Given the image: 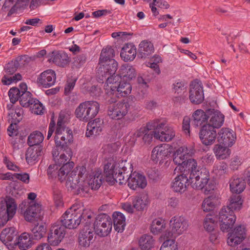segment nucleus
I'll list each match as a JSON object with an SVG mask.
<instances>
[{
	"label": "nucleus",
	"instance_id": "nucleus-1",
	"mask_svg": "<svg viewBox=\"0 0 250 250\" xmlns=\"http://www.w3.org/2000/svg\"><path fill=\"white\" fill-rule=\"evenodd\" d=\"M132 165L126 160L117 162L114 158H110L104 167V173L106 181L113 185L115 183L120 185L125 184L127 180L125 175L132 171Z\"/></svg>",
	"mask_w": 250,
	"mask_h": 250
},
{
	"label": "nucleus",
	"instance_id": "nucleus-2",
	"mask_svg": "<svg viewBox=\"0 0 250 250\" xmlns=\"http://www.w3.org/2000/svg\"><path fill=\"white\" fill-rule=\"evenodd\" d=\"M65 123V115L60 113L55 131L54 140L56 148L66 151L70 156L72 151L68 146L73 142V135L71 129L66 126Z\"/></svg>",
	"mask_w": 250,
	"mask_h": 250
},
{
	"label": "nucleus",
	"instance_id": "nucleus-3",
	"mask_svg": "<svg viewBox=\"0 0 250 250\" xmlns=\"http://www.w3.org/2000/svg\"><path fill=\"white\" fill-rule=\"evenodd\" d=\"M114 49L111 46H107L103 49L97 70L99 77L111 78L115 75L118 68V63L112 59L114 56Z\"/></svg>",
	"mask_w": 250,
	"mask_h": 250
},
{
	"label": "nucleus",
	"instance_id": "nucleus-4",
	"mask_svg": "<svg viewBox=\"0 0 250 250\" xmlns=\"http://www.w3.org/2000/svg\"><path fill=\"white\" fill-rule=\"evenodd\" d=\"M187 169L189 170V178L193 188H202L203 184L209 180L208 171L205 168L198 166L195 159H190L187 163Z\"/></svg>",
	"mask_w": 250,
	"mask_h": 250
},
{
	"label": "nucleus",
	"instance_id": "nucleus-5",
	"mask_svg": "<svg viewBox=\"0 0 250 250\" xmlns=\"http://www.w3.org/2000/svg\"><path fill=\"white\" fill-rule=\"evenodd\" d=\"M82 209L77 205H73L68 208L60 218V222L62 226L69 229L77 228L85 216Z\"/></svg>",
	"mask_w": 250,
	"mask_h": 250
},
{
	"label": "nucleus",
	"instance_id": "nucleus-6",
	"mask_svg": "<svg viewBox=\"0 0 250 250\" xmlns=\"http://www.w3.org/2000/svg\"><path fill=\"white\" fill-rule=\"evenodd\" d=\"M99 104L94 101H87L81 103L75 111L76 117L82 122H87L98 113Z\"/></svg>",
	"mask_w": 250,
	"mask_h": 250
},
{
	"label": "nucleus",
	"instance_id": "nucleus-7",
	"mask_svg": "<svg viewBox=\"0 0 250 250\" xmlns=\"http://www.w3.org/2000/svg\"><path fill=\"white\" fill-rule=\"evenodd\" d=\"M87 175L86 169L84 167L77 168L68 174H66L67 179L66 181V187L68 189L74 190V193L81 196L78 190L82 189V185H83L84 179Z\"/></svg>",
	"mask_w": 250,
	"mask_h": 250
},
{
	"label": "nucleus",
	"instance_id": "nucleus-8",
	"mask_svg": "<svg viewBox=\"0 0 250 250\" xmlns=\"http://www.w3.org/2000/svg\"><path fill=\"white\" fill-rule=\"evenodd\" d=\"M17 209V204L14 198L10 196L0 198V219L2 225L13 218Z\"/></svg>",
	"mask_w": 250,
	"mask_h": 250
},
{
	"label": "nucleus",
	"instance_id": "nucleus-9",
	"mask_svg": "<svg viewBox=\"0 0 250 250\" xmlns=\"http://www.w3.org/2000/svg\"><path fill=\"white\" fill-rule=\"evenodd\" d=\"M89 178L87 179L86 175L85 176L83 185L82 186V189L78 190L79 193H81V196H88L90 189H98L102 184L103 178L101 171H95L90 175Z\"/></svg>",
	"mask_w": 250,
	"mask_h": 250
},
{
	"label": "nucleus",
	"instance_id": "nucleus-10",
	"mask_svg": "<svg viewBox=\"0 0 250 250\" xmlns=\"http://www.w3.org/2000/svg\"><path fill=\"white\" fill-rule=\"evenodd\" d=\"M106 79L104 87L106 90L112 92H117L122 96H126L131 93L132 87L130 83L124 79Z\"/></svg>",
	"mask_w": 250,
	"mask_h": 250
},
{
	"label": "nucleus",
	"instance_id": "nucleus-11",
	"mask_svg": "<svg viewBox=\"0 0 250 250\" xmlns=\"http://www.w3.org/2000/svg\"><path fill=\"white\" fill-rule=\"evenodd\" d=\"M112 228V221L108 215L103 213L98 215L94 223L95 233L102 237L107 236Z\"/></svg>",
	"mask_w": 250,
	"mask_h": 250
},
{
	"label": "nucleus",
	"instance_id": "nucleus-12",
	"mask_svg": "<svg viewBox=\"0 0 250 250\" xmlns=\"http://www.w3.org/2000/svg\"><path fill=\"white\" fill-rule=\"evenodd\" d=\"M236 216L233 210L228 207H223L219 213V221L221 223L220 229L223 232H228L232 228L236 221Z\"/></svg>",
	"mask_w": 250,
	"mask_h": 250
},
{
	"label": "nucleus",
	"instance_id": "nucleus-13",
	"mask_svg": "<svg viewBox=\"0 0 250 250\" xmlns=\"http://www.w3.org/2000/svg\"><path fill=\"white\" fill-rule=\"evenodd\" d=\"M130 109L127 101L123 100L116 104L110 105L108 107L107 115L113 120H121L125 116Z\"/></svg>",
	"mask_w": 250,
	"mask_h": 250
},
{
	"label": "nucleus",
	"instance_id": "nucleus-14",
	"mask_svg": "<svg viewBox=\"0 0 250 250\" xmlns=\"http://www.w3.org/2000/svg\"><path fill=\"white\" fill-rule=\"evenodd\" d=\"M73 164H67L62 166L60 167V166L57 164L50 165L47 169V174L49 179L57 178L62 182L65 179L66 174L72 169V165Z\"/></svg>",
	"mask_w": 250,
	"mask_h": 250
},
{
	"label": "nucleus",
	"instance_id": "nucleus-15",
	"mask_svg": "<svg viewBox=\"0 0 250 250\" xmlns=\"http://www.w3.org/2000/svg\"><path fill=\"white\" fill-rule=\"evenodd\" d=\"M190 150L187 147L182 146L179 147L174 152L173 156V162L177 165L175 168L174 171L177 170L183 172L184 169H187V163L189 156Z\"/></svg>",
	"mask_w": 250,
	"mask_h": 250
},
{
	"label": "nucleus",
	"instance_id": "nucleus-16",
	"mask_svg": "<svg viewBox=\"0 0 250 250\" xmlns=\"http://www.w3.org/2000/svg\"><path fill=\"white\" fill-rule=\"evenodd\" d=\"M189 170L184 169L183 173L174 179L171 184V188L176 192L183 193L187 189L189 185L192 186V183L189 178Z\"/></svg>",
	"mask_w": 250,
	"mask_h": 250
},
{
	"label": "nucleus",
	"instance_id": "nucleus-17",
	"mask_svg": "<svg viewBox=\"0 0 250 250\" xmlns=\"http://www.w3.org/2000/svg\"><path fill=\"white\" fill-rule=\"evenodd\" d=\"M189 98L192 103L196 104L204 101L203 86L199 79H194L191 82Z\"/></svg>",
	"mask_w": 250,
	"mask_h": 250
},
{
	"label": "nucleus",
	"instance_id": "nucleus-18",
	"mask_svg": "<svg viewBox=\"0 0 250 250\" xmlns=\"http://www.w3.org/2000/svg\"><path fill=\"white\" fill-rule=\"evenodd\" d=\"M130 174L129 176L126 173L125 175V179L127 180L128 186L132 189L136 190L137 188H144L147 185V181L145 176L141 173L136 171Z\"/></svg>",
	"mask_w": 250,
	"mask_h": 250
},
{
	"label": "nucleus",
	"instance_id": "nucleus-19",
	"mask_svg": "<svg viewBox=\"0 0 250 250\" xmlns=\"http://www.w3.org/2000/svg\"><path fill=\"white\" fill-rule=\"evenodd\" d=\"M65 229L64 226L59 224H54L50 228L48 235V242L52 246L58 245L64 238Z\"/></svg>",
	"mask_w": 250,
	"mask_h": 250
},
{
	"label": "nucleus",
	"instance_id": "nucleus-20",
	"mask_svg": "<svg viewBox=\"0 0 250 250\" xmlns=\"http://www.w3.org/2000/svg\"><path fill=\"white\" fill-rule=\"evenodd\" d=\"M199 135L202 143L205 146L211 145L217 138L215 129L212 126L205 124L201 127Z\"/></svg>",
	"mask_w": 250,
	"mask_h": 250
},
{
	"label": "nucleus",
	"instance_id": "nucleus-21",
	"mask_svg": "<svg viewBox=\"0 0 250 250\" xmlns=\"http://www.w3.org/2000/svg\"><path fill=\"white\" fill-rule=\"evenodd\" d=\"M171 149L168 145L164 144L155 146L151 152V157L153 161L156 163L159 162L162 164L169 156Z\"/></svg>",
	"mask_w": 250,
	"mask_h": 250
},
{
	"label": "nucleus",
	"instance_id": "nucleus-22",
	"mask_svg": "<svg viewBox=\"0 0 250 250\" xmlns=\"http://www.w3.org/2000/svg\"><path fill=\"white\" fill-rule=\"evenodd\" d=\"M217 141L227 146H231L235 142L236 136L235 133L229 128H222L218 133Z\"/></svg>",
	"mask_w": 250,
	"mask_h": 250
},
{
	"label": "nucleus",
	"instance_id": "nucleus-23",
	"mask_svg": "<svg viewBox=\"0 0 250 250\" xmlns=\"http://www.w3.org/2000/svg\"><path fill=\"white\" fill-rule=\"evenodd\" d=\"M246 230L244 226L239 225L229 233L227 243L230 246L240 244L246 237Z\"/></svg>",
	"mask_w": 250,
	"mask_h": 250
},
{
	"label": "nucleus",
	"instance_id": "nucleus-24",
	"mask_svg": "<svg viewBox=\"0 0 250 250\" xmlns=\"http://www.w3.org/2000/svg\"><path fill=\"white\" fill-rule=\"evenodd\" d=\"M169 225L172 232L176 236L182 234L188 227V221L184 217L178 216L173 217L170 220Z\"/></svg>",
	"mask_w": 250,
	"mask_h": 250
},
{
	"label": "nucleus",
	"instance_id": "nucleus-25",
	"mask_svg": "<svg viewBox=\"0 0 250 250\" xmlns=\"http://www.w3.org/2000/svg\"><path fill=\"white\" fill-rule=\"evenodd\" d=\"M133 139L136 140L141 139L145 145H149L152 141L153 132L149 130L146 124V126H143L137 129L133 134Z\"/></svg>",
	"mask_w": 250,
	"mask_h": 250
},
{
	"label": "nucleus",
	"instance_id": "nucleus-26",
	"mask_svg": "<svg viewBox=\"0 0 250 250\" xmlns=\"http://www.w3.org/2000/svg\"><path fill=\"white\" fill-rule=\"evenodd\" d=\"M208 119L210 118L206 125L212 126L214 129L221 127L224 122V116L217 110L214 109H208Z\"/></svg>",
	"mask_w": 250,
	"mask_h": 250
},
{
	"label": "nucleus",
	"instance_id": "nucleus-27",
	"mask_svg": "<svg viewBox=\"0 0 250 250\" xmlns=\"http://www.w3.org/2000/svg\"><path fill=\"white\" fill-rule=\"evenodd\" d=\"M103 127L104 121L100 118H96L87 124L85 136L87 137H95L100 134Z\"/></svg>",
	"mask_w": 250,
	"mask_h": 250
},
{
	"label": "nucleus",
	"instance_id": "nucleus-28",
	"mask_svg": "<svg viewBox=\"0 0 250 250\" xmlns=\"http://www.w3.org/2000/svg\"><path fill=\"white\" fill-rule=\"evenodd\" d=\"M41 207L39 204H33L29 205L24 213L25 220L31 222L36 219H41Z\"/></svg>",
	"mask_w": 250,
	"mask_h": 250
},
{
	"label": "nucleus",
	"instance_id": "nucleus-29",
	"mask_svg": "<svg viewBox=\"0 0 250 250\" xmlns=\"http://www.w3.org/2000/svg\"><path fill=\"white\" fill-rule=\"evenodd\" d=\"M18 232L14 227L7 228L3 229L0 235V241L5 245L13 244L17 239Z\"/></svg>",
	"mask_w": 250,
	"mask_h": 250
},
{
	"label": "nucleus",
	"instance_id": "nucleus-30",
	"mask_svg": "<svg viewBox=\"0 0 250 250\" xmlns=\"http://www.w3.org/2000/svg\"><path fill=\"white\" fill-rule=\"evenodd\" d=\"M48 61L53 62L56 65L64 67L69 62V58L64 52L54 51L49 55Z\"/></svg>",
	"mask_w": 250,
	"mask_h": 250
},
{
	"label": "nucleus",
	"instance_id": "nucleus-31",
	"mask_svg": "<svg viewBox=\"0 0 250 250\" xmlns=\"http://www.w3.org/2000/svg\"><path fill=\"white\" fill-rule=\"evenodd\" d=\"M94 232L91 229L87 227L83 228L79 235V245L83 247H88L92 242Z\"/></svg>",
	"mask_w": 250,
	"mask_h": 250
},
{
	"label": "nucleus",
	"instance_id": "nucleus-32",
	"mask_svg": "<svg viewBox=\"0 0 250 250\" xmlns=\"http://www.w3.org/2000/svg\"><path fill=\"white\" fill-rule=\"evenodd\" d=\"M136 48L132 43L125 44L122 48L120 56L125 62L133 61L136 56Z\"/></svg>",
	"mask_w": 250,
	"mask_h": 250
},
{
	"label": "nucleus",
	"instance_id": "nucleus-33",
	"mask_svg": "<svg viewBox=\"0 0 250 250\" xmlns=\"http://www.w3.org/2000/svg\"><path fill=\"white\" fill-rule=\"evenodd\" d=\"M43 153L42 146H36L31 148H28L25 158L28 164L33 165L35 162L37 161L39 157Z\"/></svg>",
	"mask_w": 250,
	"mask_h": 250
},
{
	"label": "nucleus",
	"instance_id": "nucleus-34",
	"mask_svg": "<svg viewBox=\"0 0 250 250\" xmlns=\"http://www.w3.org/2000/svg\"><path fill=\"white\" fill-rule=\"evenodd\" d=\"M32 241L30 235L26 232L22 233L18 239L15 240L13 243L14 245H17L20 249L25 250L32 246Z\"/></svg>",
	"mask_w": 250,
	"mask_h": 250
},
{
	"label": "nucleus",
	"instance_id": "nucleus-35",
	"mask_svg": "<svg viewBox=\"0 0 250 250\" xmlns=\"http://www.w3.org/2000/svg\"><path fill=\"white\" fill-rule=\"evenodd\" d=\"M192 125L195 127L202 125L206 122L208 119L207 109L204 111L201 109L196 110L192 115Z\"/></svg>",
	"mask_w": 250,
	"mask_h": 250
},
{
	"label": "nucleus",
	"instance_id": "nucleus-36",
	"mask_svg": "<svg viewBox=\"0 0 250 250\" xmlns=\"http://www.w3.org/2000/svg\"><path fill=\"white\" fill-rule=\"evenodd\" d=\"M114 229L118 232H122L125 226V218L120 212H114L112 215Z\"/></svg>",
	"mask_w": 250,
	"mask_h": 250
},
{
	"label": "nucleus",
	"instance_id": "nucleus-37",
	"mask_svg": "<svg viewBox=\"0 0 250 250\" xmlns=\"http://www.w3.org/2000/svg\"><path fill=\"white\" fill-rule=\"evenodd\" d=\"M154 52L153 44L147 41H143L139 45L138 55L141 58H146Z\"/></svg>",
	"mask_w": 250,
	"mask_h": 250
},
{
	"label": "nucleus",
	"instance_id": "nucleus-38",
	"mask_svg": "<svg viewBox=\"0 0 250 250\" xmlns=\"http://www.w3.org/2000/svg\"><path fill=\"white\" fill-rule=\"evenodd\" d=\"M220 204L219 197L215 195H211L204 200L202 208L204 211L208 212L213 210Z\"/></svg>",
	"mask_w": 250,
	"mask_h": 250
},
{
	"label": "nucleus",
	"instance_id": "nucleus-39",
	"mask_svg": "<svg viewBox=\"0 0 250 250\" xmlns=\"http://www.w3.org/2000/svg\"><path fill=\"white\" fill-rule=\"evenodd\" d=\"M245 187V182L241 178L233 177L230 180L229 187L232 193H240L244 190Z\"/></svg>",
	"mask_w": 250,
	"mask_h": 250
},
{
	"label": "nucleus",
	"instance_id": "nucleus-40",
	"mask_svg": "<svg viewBox=\"0 0 250 250\" xmlns=\"http://www.w3.org/2000/svg\"><path fill=\"white\" fill-rule=\"evenodd\" d=\"M132 202L134 208L137 210H141L148 204V197L145 194L134 196L132 198Z\"/></svg>",
	"mask_w": 250,
	"mask_h": 250
},
{
	"label": "nucleus",
	"instance_id": "nucleus-41",
	"mask_svg": "<svg viewBox=\"0 0 250 250\" xmlns=\"http://www.w3.org/2000/svg\"><path fill=\"white\" fill-rule=\"evenodd\" d=\"M222 144L215 145L213 151L218 159L224 160L229 157L230 154V149L226 146H222Z\"/></svg>",
	"mask_w": 250,
	"mask_h": 250
},
{
	"label": "nucleus",
	"instance_id": "nucleus-42",
	"mask_svg": "<svg viewBox=\"0 0 250 250\" xmlns=\"http://www.w3.org/2000/svg\"><path fill=\"white\" fill-rule=\"evenodd\" d=\"M166 128L164 130H162L161 133L157 132L154 134L155 138L161 141H171L175 136V132L173 128L170 127L166 126Z\"/></svg>",
	"mask_w": 250,
	"mask_h": 250
},
{
	"label": "nucleus",
	"instance_id": "nucleus-43",
	"mask_svg": "<svg viewBox=\"0 0 250 250\" xmlns=\"http://www.w3.org/2000/svg\"><path fill=\"white\" fill-rule=\"evenodd\" d=\"M139 244L142 250H149L154 247V240L152 236L144 234L140 237Z\"/></svg>",
	"mask_w": 250,
	"mask_h": 250
},
{
	"label": "nucleus",
	"instance_id": "nucleus-44",
	"mask_svg": "<svg viewBox=\"0 0 250 250\" xmlns=\"http://www.w3.org/2000/svg\"><path fill=\"white\" fill-rule=\"evenodd\" d=\"M44 139L43 134L39 131L32 132L28 136L27 144L30 146H41L40 144L42 143Z\"/></svg>",
	"mask_w": 250,
	"mask_h": 250
},
{
	"label": "nucleus",
	"instance_id": "nucleus-45",
	"mask_svg": "<svg viewBox=\"0 0 250 250\" xmlns=\"http://www.w3.org/2000/svg\"><path fill=\"white\" fill-rule=\"evenodd\" d=\"M147 126L149 130H153L152 131L153 135L157 132H160L166 129V122L165 120L155 119L147 123Z\"/></svg>",
	"mask_w": 250,
	"mask_h": 250
},
{
	"label": "nucleus",
	"instance_id": "nucleus-46",
	"mask_svg": "<svg viewBox=\"0 0 250 250\" xmlns=\"http://www.w3.org/2000/svg\"><path fill=\"white\" fill-rule=\"evenodd\" d=\"M243 200L238 194L232 195L229 199V204L225 207H228L232 210H239L242 206Z\"/></svg>",
	"mask_w": 250,
	"mask_h": 250
},
{
	"label": "nucleus",
	"instance_id": "nucleus-47",
	"mask_svg": "<svg viewBox=\"0 0 250 250\" xmlns=\"http://www.w3.org/2000/svg\"><path fill=\"white\" fill-rule=\"evenodd\" d=\"M18 67L14 61H12L8 63L5 66V74L3 78H21L22 76L19 73L15 74L12 77H9V75H12L16 72Z\"/></svg>",
	"mask_w": 250,
	"mask_h": 250
},
{
	"label": "nucleus",
	"instance_id": "nucleus-48",
	"mask_svg": "<svg viewBox=\"0 0 250 250\" xmlns=\"http://www.w3.org/2000/svg\"><path fill=\"white\" fill-rule=\"evenodd\" d=\"M118 76L120 78H133L136 76V72L135 68L131 66H122Z\"/></svg>",
	"mask_w": 250,
	"mask_h": 250
},
{
	"label": "nucleus",
	"instance_id": "nucleus-49",
	"mask_svg": "<svg viewBox=\"0 0 250 250\" xmlns=\"http://www.w3.org/2000/svg\"><path fill=\"white\" fill-rule=\"evenodd\" d=\"M31 230L33 234L32 237L35 239L39 240L45 235L46 232V227L44 225L37 223L34 225Z\"/></svg>",
	"mask_w": 250,
	"mask_h": 250
},
{
	"label": "nucleus",
	"instance_id": "nucleus-50",
	"mask_svg": "<svg viewBox=\"0 0 250 250\" xmlns=\"http://www.w3.org/2000/svg\"><path fill=\"white\" fill-rule=\"evenodd\" d=\"M166 228L165 221L161 218L154 219L150 226V231L154 234L160 233Z\"/></svg>",
	"mask_w": 250,
	"mask_h": 250
},
{
	"label": "nucleus",
	"instance_id": "nucleus-51",
	"mask_svg": "<svg viewBox=\"0 0 250 250\" xmlns=\"http://www.w3.org/2000/svg\"><path fill=\"white\" fill-rule=\"evenodd\" d=\"M138 80H139V90L136 97L139 101H141L144 99L147 95L146 88L148 85L146 82L145 81V79H138Z\"/></svg>",
	"mask_w": 250,
	"mask_h": 250
},
{
	"label": "nucleus",
	"instance_id": "nucleus-52",
	"mask_svg": "<svg viewBox=\"0 0 250 250\" xmlns=\"http://www.w3.org/2000/svg\"><path fill=\"white\" fill-rule=\"evenodd\" d=\"M32 112L37 115H42L43 114L44 110V107L38 99H35L32 104L29 106Z\"/></svg>",
	"mask_w": 250,
	"mask_h": 250
},
{
	"label": "nucleus",
	"instance_id": "nucleus-53",
	"mask_svg": "<svg viewBox=\"0 0 250 250\" xmlns=\"http://www.w3.org/2000/svg\"><path fill=\"white\" fill-rule=\"evenodd\" d=\"M32 96V95L30 92L21 94V99L20 100V104L23 107H29V106L32 104L33 101H34V100L35 99L33 98Z\"/></svg>",
	"mask_w": 250,
	"mask_h": 250
},
{
	"label": "nucleus",
	"instance_id": "nucleus-54",
	"mask_svg": "<svg viewBox=\"0 0 250 250\" xmlns=\"http://www.w3.org/2000/svg\"><path fill=\"white\" fill-rule=\"evenodd\" d=\"M216 221L212 215L208 214L206 216L204 221V228L208 231H211L214 229Z\"/></svg>",
	"mask_w": 250,
	"mask_h": 250
},
{
	"label": "nucleus",
	"instance_id": "nucleus-55",
	"mask_svg": "<svg viewBox=\"0 0 250 250\" xmlns=\"http://www.w3.org/2000/svg\"><path fill=\"white\" fill-rule=\"evenodd\" d=\"M21 94L20 89L17 87L11 88L8 91L10 102L13 104L15 103L19 99H21Z\"/></svg>",
	"mask_w": 250,
	"mask_h": 250
},
{
	"label": "nucleus",
	"instance_id": "nucleus-56",
	"mask_svg": "<svg viewBox=\"0 0 250 250\" xmlns=\"http://www.w3.org/2000/svg\"><path fill=\"white\" fill-rule=\"evenodd\" d=\"M64 151L66 152V155L64 153H62L60 155L59 158L58 159L57 165L60 166L61 165L64 166V165L67 164H73V165H72V169L74 167V164L73 162H69V161L72 156V153L71 154V155L69 156V154H68L67 152L66 151Z\"/></svg>",
	"mask_w": 250,
	"mask_h": 250
},
{
	"label": "nucleus",
	"instance_id": "nucleus-57",
	"mask_svg": "<svg viewBox=\"0 0 250 250\" xmlns=\"http://www.w3.org/2000/svg\"><path fill=\"white\" fill-rule=\"evenodd\" d=\"M177 245L175 242V240H166L165 241L162 246L161 247L160 250H177Z\"/></svg>",
	"mask_w": 250,
	"mask_h": 250
},
{
	"label": "nucleus",
	"instance_id": "nucleus-58",
	"mask_svg": "<svg viewBox=\"0 0 250 250\" xmlns=\"http://www.w3.org/2000/svg\"><path fill=\"white\" fill-rule=\"evenodd\" d=\"M18 67L24 66L31 61V58L27 55H21L16 58L14 61Z\"/></svg>",
	"mask_w": 250,
	"mask_h": 250
},
{
	"label": "nucleus",
	"instance_id": "nucleus-59",
	"mask_svg": "<svg viewBox=\"0 0 250 250\" xmlns=\"http://www.w3.org/2000/svg\"><path fill=\"white\" fill-rule=\"evenodd\" d=\"M204 187L202 188H197V189L202 190L205 194H208L212 193L215 188V185L209 180L208 182H206L203 184Z\"/></svg>",
	"mask_w": 250,
	"mask_h": 250
},
{
	"label": "nucleus",
	"instance_id": "nucleus-60",
	"mask_svg": "<svg viewBox=\"0 0 250 250\" xmlns=\"http://www.w3.org/2000/svg\"><path fill=\"white\" fill-rule=\"evenodd\" d=\"M37 83L39 86H42L44 88H48L55 83L56 79H38Z\"/></svg>",
	"mask_w": 250,
	"mask_h": 250
},
{
	"label": "nucleus",
	"instance_id": "nucleus-61",
	"mask_svg": "<svg viewBox=\"0 0 250 250\" xmlns=\"http://www.w3.org/2000/svg\"><path fill=\"white\" fill-rule=\"evenodd\" d=\"M173 88L175 94H179L185 88V84L182 81H178L173 84Z\"/></svg>",
	"mask_w": 250,
	"mask_h": 250
},
{
	"label": "nucleus",
	"instance_id": "nucleus-62",
	"mask_svg": "<svg viewBox=\"0 0 250 250\" xmlns=\"http://www.w3.org/2000/svg\"><path fill=\"white\" fill-rule=\"evenodd\" d=\"M77 79H68L64 87V94L68 95L74 88Z\"/></svg>",
	"mask_w": 250,
	"mask_h": 250
},
{
	"label": "nucleus",
	"instance_id": "nucleus-63",
	"mask_svg": "<svg viewBox=\"0 0 250 250\" xmlns=\"http://www.w3.org/2000/svg\"><path fill=\"white\" fill-rule=\"evenodd\" d=\"M13 177H14V179H19L26 184H28L29 182V175L27 173H14L13 174Z\"/></svg>",
	"mask_w": 250,
	"mask_h": 250
},
{
	"label": "nucleus",
	"instance_id": "nucleus-64",
	"mask_svg": "<svg viewBox=\"0 0 250 250\" xmlns=\"http://www.w3.org/2000/svg\"><path fill=\"white\" fill-rule=\"evenodd\" d=\"M227 169V165L224 162H221L219 164L216 165L214 170L216 174L222 175L225 173Z\"/></svg>",
	"mask_w": 250,
	"mask_h": 250
}]
</instances>
